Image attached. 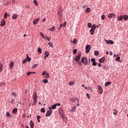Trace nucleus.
Segmentation results:
<instances>
[{"instance_id":"f257e3e1","label":"nucleus","mask_w":128,"mask_h":128,"mask_svg":"<svg viewBox=\"0 0 128 128\" xmlns=\"http://www.w3.org/2000/svg\"><path fill=\"white\" fill-rule=\"evenodd\" d=\"M58 16L59 18L58 20L60 22L62 20V8H59L58 10Z\"/></svg>"},{"instance_id":"f03ea898","label":"nucleus","mask_w":128,"mask_h":128,"mask_svg":"<svg viewBox=\"0 0 128 128\" xmlns=\"http://www.w3.org/2000/svg\"><path fill=\"white\" fill-rule=\"evenodd\" d=\"M81 62L82 64H84L86 66V64H88V58L82 57V58Z\"/></svg>"},{"instance_id":"7ed1b4c3","label":"nucleus","mask_w":128,"mask_h":128,"mask_svg":"<svg viewBox=\"0 0 128 128\" xmlns=\"http://www.w3.org/2000/svg\"><path fill=\"white\" fill-rule=\"evenodd\" d=\"M82 56L81 54H79L76 57V61L78 64H82V62H80V56Z\"/></svg>"},{"instance_id":"20e7f679","label":"nucleus","mask_w":128,"mask_h":128,"mask_svg":"<svg viewBox=\"0 0 128 128\" xmlns=\"http://www.w3.org/2000/svg\"><path fill=\"white\" fill-rule=\"evenodd\" d=\"M90 46L86 45V54H88L90 52Z\"/></svg>"},{"instance_id":"39448f33","label":"nucleus","mask_w":128,"mask_h":128,"mask_svg":"<svg viewBox=\"0 0 128 128\" xmlns=\"http://www.w3.org/2000/svg\"><path fill=\"white\" fill-rule=\"evenodd\" d=\"M46 71L42 73V76H44V78H50V75L48 74V72H47L46 74Z\"/></svg>"},{"instance_id":"423d86ee","label":"nucleus","mask_w":128,"mask_h":128,"mask_svg":"<svg viewBox=\"0 0 128 128\" xmlns=\"http://www.w3.org/2000/svg\"><path fill=\"white\" fill-rule=\"evenodd\" d=\"M60 103H56L54 104L53 106H52V110H56V106H60Z\"/></svg>"},{"instance_id":"0eeeda50","label":"nucleus","mask_w":128,"mask_h":128,"mask_svg":"<svg viewBox=\"0 0 128 128\" xmlns=\"http://www.w3.org/2000/svg\"><path fill=\"white\" fill-rule=\"evenodd\" d=\"M52 114V110H48V111H47L46 116H50Z\"/></svg>"},{"instance_id":"6e6552de","label":"nucleus","mask_w":128,"mask_h":128,"mask_svg":"<svg viewBox=\"0 0 128 128\" xmlns=\"http://www.w3.org/2000/svg\"><path fill=\"white\" fill-rule=\"evenodd\" d=\"M106 42L107 44H114V41L112 40H104Z\"/></svg>"},{"instance_id":"1a4fd4ad","label":"nucleus","mask_w":128,"mask_h":128,"mask_svg":"<svg viewBox=\"0 0 128 128\" xmlns=\"http://www.w3.org/2000/svg\"><path fill=\"white\" fill-rule=\"evenodd\" d=\"M78 100V98L76 97H72L70 98V102H76V100Z\"/></svg>"},{"instance_id":"9d476101","label":"nucleus","mask_w":128,"mask_h":128,"mask_svg":"<svg viewBox=\"0 0 128 128\" xmlns=\"http://www.w3.org/2000/svg\"><path fill=\"white\" fill-rule=\"evenodd\" d=\"M108 18H116V14H109L108 15Z\"/></svg>"},{"instance_id":"9b49d317","label":"nucleus","mask_w":128,"mask_h":128,"mask_svg":"<svg viewBox=\"0 0 128 128\" xmlns=\"http://www.w3.org/2000/svg\"><path fill=\"white\" fill-rule=\"evenodd\" d=\"M98 92H99V94H102V86H98Z\"/></svg>"},{"instance_id":"f8f14e48","label":"nucleus","mask_w":128,"mask_h":128,"mask_svg":"<svg viewBox=\"0 0 128 128\" xmlns=\"http://www.w3.org/2000/svg\"><path fill=\"white\" fill-rule=\"evenodd\" d=\"M18 16V15L16 14H13L12 16V20H16Z\"/></svg>"},{"instance_id":"ddd939ff","label":"nucleus","mask_w":128,"mask_h":128,"mask_svg":"<svg viewBox=\"0 0 128 128\" xmlns=\"http://www.w3.org/2000/svg\"><path fill=\"white\" fill-rule=\"evenodd\" d=\"M6 26V20H2L0 23V26Z\"/></svg>"},{"instance_id":"4468645a","label":"nucleus","mask_w":128,"mask_h":128,"mask_svg":"<svg viewBox=\"0 0 128 128\" xmlns=\"http://www.w3.org/2000/svg\"><path fill=\"white\" fill-rule=\"evenodd\" d=\"M36 98H38V95L36 94V92H34L33 94V100H36Z\"/></svg>"},{"instance_id":"2eb2a0df","label":"nucleus","mask_w":128,"mask_h":128,"mask_svg":"<svg viewBox=\"0 0 128 128\" xmlns=\"http://www.w3.org/2000/svg\"><path fill=\"white\" fill-rule=\"evenodd\" d=\"M26 60L27 62H30V60H32V58L28 56V54H26Z\"/></svg>"},{"instance_id":"dca6fc26","label":"nucleus","mask_w":128,"mask_h":128,"mask_svg":"<svg viewBox=\"0 0 128 128\" xmlns=\"http://www.w3.org/2000/svg\"><path fill=\"white\" fill-rule=\"evenodd\" d=\"M106 60V58L104 57H102V58H100L99 60L100 62H104V61Z\"/></svg>"},{"instance_id":"f3484780","label":"nucleus","mask_w":128,"mask_h":128,"mask_svg":"<svg viewBox=\"0 0 128 128\" xmlns=\"http://www.w3.org/2000/svg\"><path fill=\"white\" fill-rule=\"evenodd\" d=\"M38 20H40V18H38L34 20L33 21V24H38Z\"/></svg>"},{"instance_id":"a211bd4d","label":"nucleus","mask_w":128,"mask_h":128,"mask_svg":"<svg viewBox=\"0 0 128 128\" xmlns=\"http://www.w3.org/2000/svg\"><path fill=\"white\" fill-rule=\"evenodd\" d=\"M70 42H72V44H76L78 43V40H76V38H74L73 41L70 40Z\"/></svg>"},{"instance_id":"6ab92c4d","label":"nucleus","mask_w":128,"mask_h":128,"mask_svg":"<svg viewBox=\"0 0 128 128\" xmlns=\"http://www.w3.org/2000/svg\"><path fill=\"white\" fill-rule=\"evenodd\" d=\"M122 16H118V20H119V22H122Z\"/></svg>"},{"instance_id":"aec40b11","label":"nucleus","mask_w":128,"mask_h":128,"mask_svg":"<svg viewBox=\"0 0 128 128\" xmlns=\"http://www.w3.org/2000/svg\"><path fill=\"white\" fill-rule=\"evenodd\" d=\"M34 122L32 120H31L30 122V126L31 128H34Z\"/></svg>"},{"instance_id":"412c9836","label":"nucleus","mask_w":128,"mask_h":128,"mask_svg":"<svg viewBox=\"0 0 128 128\" xmlns=\"http://www.w3.org/2000/svg\"><path fill=\"white\" fill-rule=\"evenodd\" d=\"M110 84H112V82H106L104 84V86L106 87V86H110Z\"/></svg>"},{"instance_id":"4be33fe9","label":"nucleus","mask_w":128,"mask_h":128,"mask_svg":"<svg viewBox=\"0 0 128 128\" xmlns=\"http://www.w3.org/2000/svg\"><path fill=\"white\" fill-rule=\"evenodd\" d=\"M74 84H76V82H74V81H70L68 82V84L70 86H74Z\"/></svg>"},{"instance_id":"5701e85b","label":"nucleus","mask_w":128,"mask_h":128,"mask_svg":"<svg viewBox=\"0 0 128 128\" xmlns=\"http://www.w3.org/2000/svg\"><path fill=\"white\" fill-rule=\"evenodd\" d=\"M66 26V22L64 23V24H61L60 25V28H64Z\"/></svg>"},{"instance_id":"b1692460","label":"nucleus","mask_w":128,"mask_h":128,"mask_svg":"<svg viewBox=\"0 0 128 128\" xmlns=\"http://www.w3.org/2000/svg\"><path fill=\"white\" fill-rule=\"evenodd\" d=\"M94 54L96 56H98L100 54V52H98V51H94Z\"/></svg>"},{"instance_id":"393cba45","label":"nucleus","mask_w":128,"mask_h":128,"mask_svg":"<svg viewBox=\"0 0 128 128\" xmlns=\"http://www.w3.org/2000/svg\"><path fill=\"white\" fill-rule=\"evenodd\" d=\"M114 116H118V111L116 110V109H114Z\"/></svg>"},{"instance_id":"a878e982","label":"nucleus","mask_w":128,"mask_h":128,"mask_svg":"<svg viewBox=\"0 0 128 128\" xmlns=\"http://www.w3.org/2000/svg\"><path fill=\"white\" fill-rule=\"evenodd\" d=\"M12 112L14 114H16V112H18V108H15L13 109Z\"/></svg>"},{"instance_id":"bb28decb","label":"nucleus","mask_w":128,"mask_h":128,"mask_svg":"<svg viewBox=\"0 0 128 128\" xmlns=\"http://www.w3.org/2000/svg\"><path fill=\"white\" fill-rule=\"evenodd\" d=\"M90 34L92 36L94 34V29H92L90 30Z\"/></svg>"},{"instance_id":"cd10ccee","label":"nucleus","mask_w":128,"mask_h":128,"mask_svg":"<svg viewBox=\"0 0 128 128\" xmlns=\"http://www.w3.org/2000/svg\"><path fill=\"white\" fill-rule=\"evenodd\" d=\"M45 56H46V58H48V56H50V52H48L46 51L45 52Z\"/></svg>"},{"instance_id":"c85d7f7f","label":"nucleus","mask_w":128,"mask_h":128,"mask_svg":"<svg viewBox=\"0 0 128 128\" xmlns=\"http://www.w3.org/2000/svg\"><path fill=\"white\" fill-rule=\"evenodd\" d=\"M128 15H124V20H128Z\"/></svg>"},{"instance_id":"c756f323","label":"nucleus","mask_w":128,"mask_h":128,"mask_svg":"<svg viewBox=\"0 0 128 128\" xmlns=\"http://www.w3.org/2000/svg\"><path fill=\"white\" fill-rule=\"evenodd\" d=\"M10 68H14V62H10Z\"/></svg>"},{"instance_id":"7c9ffc66","label":"nucleus","mask_w":128,"mask_h":128,"mask_svg":"<svg viewBox=\"0 0 128 128\" xmlns=\"http://www.w3.org/2000/svg\"><path fill=\"white\" fill-rule=\"evenodd\" d=\"M48 46H50L51 48H54V44H52V42H49L48 43Z\"/></svg>"},{"instance_id":"2f4dec72","label":"nucleus","mask_w":128,"mask_h":128,"mask_svg":"<svg viewBox=\"0 0 128 128\" xmlns=\"http://www.w3.org/2000/svg\"><path fill=\"white\" fill-rule=\"evenodd\" d=\"M85 12H90V8H88L86 9V10H85Z\"/></svg>"},{"instance_id":"473e14b6","label":"nucleus","mask_w":128,"mask_h":128,"mask_svg":"<svg viewBox=\"0 0 128 128\" xmlns=\"http://www.w3.org/2000/svg\"><path fill=\"white\" fill-rule=\"evenodd\" d=\"M43 82L44 84H48V80L47 79H44L43 80Z\"/></svg>"},{"instance_id":"72a5a7b5","label":"nucleus","mask_w":128,"mask_h":128,"mask_svg":"<svg viewBox=\"0 0 128 128\" xmlns=\"http://www.w3.org/2000/svg\"><path fill=\"white\" fill-rule=\"evenodd\" d=\"M6 116H7L8 118L10 116V118H12V116H10V114L8 112H6Z\"/></svg>"},{"instance_id":"f704fd0d","label":"nucleus","mask_w":128,"mask_h":128,"mask_svg":"<svg viewBox=\"0 0 128 128\" xmlns=\"http://www.w3.org/2000/svg\"><path fill=\"white\" fill-rule=\"evenodd\" d=\"M101 18L102 20H104V18H106V15L103 14L101 16Z\"/></svg>"},{"instance_id":"c9c22d12","label":"nucleus","mask_w":128,"mask_h":128,"mask_svg":"<svg viewBox=\"0 0 128 128\" xmlns=\"http://www.w3.org/2000/svg\"><path fill=\"white\" fill-rule=\"evenodd\" d=\"M2 66H3V65L0 64V72H2Z\"/></svg>"},{"instance_id":"e433bc0d","label":"nucleus","mask_w":128,"mask_h":128,"mask_svg":"<svg viewBox=\"0 0 128 128\" xmlns=\"http://www.w3.org/2000/svg\"><path fill=\"white\" fill-rule=\"evenodd\" d=\"M56 28L55 27H52L50 28V30L51 32H54V30Z\"/></svg>"},{"instance_id":"4c0bfd02","label":"nucleus","mask_w":128,"mask_h":128,"mask_svg":"<svg viewBox=\"0 0 128 128\" xmlns=\"http://www.w3.org/2000/svg\"><path fill=\"white\" fill-rule=\"evenodd\" d=\"M76 106H74V107H72V112H74V110H76Z\"/></svg>"},{"instance_id":"58836bf2","label":"nucleus","mask_w":128,"mask_h":128,"mask_svg":"<svg viewBox=\"0 0 128 128\" xmlns=\"http://www.w3.org/2000/svg\"><path fill=\"white\" fill-rule=\"evenodd\" d=\"M96 24H93L92 26V30H96Z\"/></svg>"},{"instance_id":"ea45409f","label":"nucleus","mask_w":128,"mask_h":128,"mask_svg":"<svg viewBox=\"0 0 128 128\" xmlns=\"http://www.w3.org/2000/svg\"><path fill=\"white\" fill-rule=\"evenodd\" d=\"M40 36H42V38H44V34H42V32H40Z\"/></svg>"},{"instance_id":"a19ab883","label":"nucleus","mask_w":128,"mask_h":128,"mask_svg":"<svg viewBox=\"0 0 128 128\" xmlns=\"http://www.w3.org/2000/svg\"><path fill=\"white\" fill-rule=\"evenodd\" d=\"M30 74H32V72H28L26 76H30Z\"/></svg>"},{"instance_id":"79ce46f5","label":"nucleus","mask_w":128,"mask_h":128,"mask_svg":"<svg viewBox=\"0 0 128 128\" xmlns=\"http://www.w3.org/2000/svg\"><path fill=\"white\" fill-rule=\"evenodd\" d=\"M8 18V13L6 12L4 15V18Z\"/></svg>"},{"instance_id":"37998d69","label":"nucleus","mask_w":128,"mask_h":128,"mask_svg":"<svg viewBox=\"0 0 128 128\" xmlns=\"http://www.w3.org/2000/svg\"><path fill=\"white\" fill-rule=\"evenodd\" d=\"M78 52V50L76 49H74L73 50V52L74 54H76V52Z\"/></svg>"},{"instance_id":"c03bdc74","label":"nucleus","mask_w":128,"mask_h":128,"mask_svg":"<svg viewBox=\"0 0 128 128\" xmlns=\"http://www.w3.org/2000/svg\"><path fill=\"white\" fill-rule=\"evenodd\" d=\"M41 112H46V110H44V108H42Z\"/></svg>"},{"instance_id":"a18cd8bd","label":"nucleus","mask_w":128,"mask_h":128,"mask_svg":"<svg viewBox=\"0 0 128 128\" xmlns=\"http://www.w3.org/2000/svg\"><path fill=\"white\" fill-rule=\"evenodd\" d=\"M88 28H92V23H88Z\"/></svg>"},{"instance_id":"49530a36","label":"nucleus","mask_w":128,"mask_h":128,"mask_svg":"<svg viewBox=\"0 0 128 128\" xmlns=\"http://www.w3.org/2000/svg\"><path fill=\"white\" fill-rule=\"evenodd\" d=\"M38 52H40V54H42V48H38Z\"/></svg>"},{"instance_id":"de8ad7c7","label":"nucleus","mask_w":128,"mask_h":128,"mask_svg":"<svg viewBox=\"0 0 128 128\" xmlns=\"http://www.w3.org/2000/svg\"><path fill=\"white\" fill-rule=\"evenodd\" d=\"M34 4H36V6H38V2L36 1V0H34Z\"/></svg>"},{"instance_id":"09e8293b","label":"nucleus","mask_w":128,"mask_h":128,"mask_svg":"<svg viewBox=\"0 0 128 128\" xmlns=\"http://www.w3.org/2000/svg\"><path fill=\"white\" fill-rule=\"evenodd\" d=\"M26 62H28L26 59H25L23 60V62H22V64H26Z\"/></svg>"},{"instance_id":"8fccbe9b","label":"nucleus","mask_w":128,"mask_h":128,"mask_svg":"<svg viewBox=\"0 0 128 128\" xmlns=\"http://www.w3.org/2000/svg\"><path fill=\"white\" fill-rule=\"evenodd\" d=\"M34 100V101L32 104H34V106H36V104L37 101L36 100Z\"/></svg>"},{"instance_id":"3c124183","label":"nucleus","mask_w":128,"mask_h":128,"mask_svg":"<svg viewBox=\"0 0 128 128\" xmlns=\"http://www.w3.org/2000/svg\"><path fill=\"white\" fill-rule=\"evenodd\" d=\"M120 60V56H118L116 58V62H118V60Z\"/></svg>"},{"instance_id":"603ef678","label":"nucleus","mask_w":128,"mask_h":128,"mask_svg":"<svg viewBox=\"0 0 128 128\" xmlns=\"http://www.w3.org/2000/svg\"><path fill=\"white\" fill-rule=\"evenodd\" d=\"M91 62H96V60L94 59V58H92L91 59Z\"/></svg>"},{"instance_id":"864d4df0","label":"nucleus","mask_w":128,"mask_h":128,"mask_svg":"<svg viewBox=\"0 0 128 128\" xmlns=\"http://www.w3.org/2000/svg\"><path fill=\"white\" fill-rule=\"evenodd\" d=\"M96 64H98V63L96 62H93L92 63V66H96Z\"/></svg>"},{"instance_id":"5fc2aeb1","label":"nucleus","mask_w":128,"mask_h":128,"mask_svg":"<svg viewBox=\"0 0 128 128\" xmlns=\"http://www.w3.org/2000/svg\"><path fill=\"white\" fill-rule=\"evenodd\" d=\"M86 96L88 97V100H90V95L88 94H86Z\"/></svg>"},{"instance_id":"6e6d98bb","label":"nucleus","mask_w":128,"mask_h":128,"mask_svg":"<svg viewBox=\"0 0 128 128\" xmlns=\"http://www.w3.org/2000/svg\"><path fill=\"white\" fill-rule=\"evenodd\" d=\"M82 8L84 9V8H88V6L86 5H84L83 6Z\"/></svg>"},{"instance_id":"4d7b16f0","label":"nucleus","mask_w":128,"mask_h":128,"mask_svg":"<svg viewBox=\"0 0 128 128\" xmlns=\"http://www.w3.org/2000/svg\"><path fill=\"white\" fill-rule=\"evenodd\" d=\"M12 96H16V93L14 92H12Z\"/></svg>"},{"instance_id":"13d9d810","label":"nucleus","mask_w":128,"mask_h":128,"mask_svg":"<svg viewBox=\"0 0 128 128\" xmlns=\"http://www.w3.org/2000/svg\"><path fill=\"white\" fill-rule=\"evenodd\" d=\"M14 99H13V100H12L11 102H10V103L12 104H14Z\"/></svg>"},{"instance_id":"bf43d9fd","label":"nucleus","mask_w":128,"mask_h":128,"mask_svg":"<svg viewBox=\"0 0 128 128\" xmlns=\"http://www.w3.org/2000/svg\"><path fill=\"white\" fill-rule=\"evenodd\" d=\"M36 64H34L32 68H36Z\"/></svg>"},{"instance_id":"052dcab7","label":"nucleus","mask_w":128,"mask_h":128,"mask_svg":"<svg viewBox=\"0 0 128 128\" xmlns=\"http://www.w3.org/2000/svg\"><path fill=\"white\" fill-rule=\"evenodd\" d=\"M40 116H37V120H40Z\"/></svg>"},{"instance_id":"680f3d73","label":"nucleus","mask_w":128,"mask_h":128,"mask_svg":"<svg viewBox=\"0 0 128 128\" xmlns=\"http://www.w3.org/2000/svg\"><path fill=\"white\" fill-rule=\"evenodd\" d=\"M46 39L48 42H50V38H47Z\"/></svg>"},{"instance_id":"e2e57ef3","label":"nucleus","mask_w":128,"mask_h":128,"mask_svg":"<svg viewBox=\"0 0 128 128\" xmlns=\"http://www.w3.org/2000/svg\"><path fill=\"white\" fill-rule=\"evenodd\" d=\"M27 118H32V116L30 114V116H27Z\"/></svg>"},{"instance_id":"0e129e2a","label":"nucleus","mask_w":128,"mask_h":128,"mask_svg":"<svg viewBox=\"0 0 128 128\" xmlns=\"http://www.w3.org/2000/svg\"><path fill=\"white\" fill-rule=\"evenodd\" d=\"M110 56H112V52H110Z\"/></svg>"},{"instance_id":"69168bd1","label":"nucleus","mask_w":128,"mask_h":128,"mask_svg":"<svg viewBox=\"0 0 128 128\" xmlns=\"http://www.w3.org/2000/svg\"><path fill=\"white\" fill-rule=\"evenodd\" d=\"M52 107H50V106L49 107V110H52Z\"/></svg>"},{"instance_id":"338daca9","label":"nucleus","mask_w":128,"mask_h":128,"mask_svg":"<svg viewBox=\"0 0 128 128\" xmlns=\"http://www.w3.org/2000/svg\"><path fill=\"white\" fill-rule=\"evenodd\" d=\"M2 84L4 85V84H4V82L2 83L1 84H0V86H2Z\"/></svg>"},{"instance_id":"774afa93","label":"nucleus","mask_w":128,"mask_h":128,"mask_svg":"<svg viewBox=\"0 0 128 128\" xmlns=\"http://www.w3.org/2000/svg\"><path fill=\"white\" fill-rule=\"evenodd\" d=\"M102 66V64H98V66Z\"/></svg>"}]
</instances>
